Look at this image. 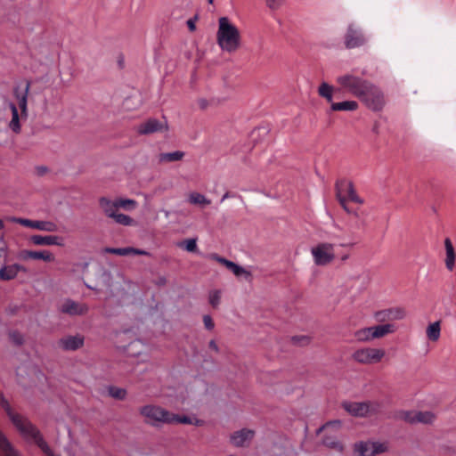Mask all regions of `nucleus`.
Returning a JSON list of instances; mask_svg holds the SVG:
<instances>
[{"mask_svg":"<svg viewBox=\"0 0 456 456\" xmlns=\"http://www.w3.org/2000/svg\"><path fill=\"white\" fill-rule=\"evenodd\" d=\"M0 405L5 410L13 425L20 431L24 438L31 440L47 455L59 456L53 454L47 443L44 440L37 428L32 425L27 419L12 412L11 406L4 395L0 392Z\"/></svg>","mask_w":456,"mask_h":456,"instance_id":"f257e3e1","label":"nucleus"},{"mask_svg":"<svg viewBox=\"0 0 456 456\" xmlns=\"http://www.w3.org/2000/svg\"><path fill=\"white\" fill-rule=\"evenodd\" d=\"M216 40L224 52L233 53L240 46V32L227 17H221L218 20Z\"/></svg>","mask_w":456,"mask_h":456,"instance_id":"f03ea898","label":"nucleus"},{"mask_svg":"<svg viewBox=\"0 0 456 456\" xmlns=\"http://www.w3.org/2000/svg\"><path fill=\"white\" fill-rule=\"evenodd\" d=\"M385 356L384 348L363 346L355 349L351 354V359L361 365H373L381 362Z\"/></svg>","mask_w":456,"mask_h":456,"instance_id":"7ed1b4c3","label":"nucleus"},{"mask_svg":"<svg viewBox=\"0 0 456 456\" xmlns=\"http://www.w3.org/2000/svg\"><path fill=\"white\" fill-rule=\"evenodd\" d=\"M337 82L344 91L353 94L358 99L370 83V81L351 73L339 76L337 78Z\"/></svg>","mask_w":456,"mask_h":456,"instance_id":"20e7f679","label":"nucleus"},{"mask_svg":"<svg viewBox=\"0 0 456 456\" xmlns=\"http://www.w3.org/2000/svg\"><path fill=\"white\" fill-rule=\"evenodd\" d=\"M263 446L273 456H285L292 448L290 442L276 433L267 434L263 437Z\"/></svg>","mask_w":456,"mask_h":456,"instance_id":"39448f33","label":"nucleus"},{"mask_svg":"<svg viewBox=\"0 0 456 456\" xmlns=\"http://www.w3.org/2000/svg\"><path fill=\"white\" fill-rule=\"evenodd\" d=\"M343 409L350 415L358 418H366L376 415L380 411L381 405L377 402H344Z\"/></svg>","mask_w":456,"mask_h":456,"instance_id":"423d86ee","label":"nucleus"},{"mask_svg":"<svg viewBox=\"0 0 456 456\" xmlns=\"http://www.w3.org/2000/svg\"><path fill=\"white\" fill-rule=\"evenodd\" d=\"M310 251L317 266L329 265L336 258L335 245L330 242H319L313 246Z\"/></svg>","mask_w":456,"mask_h":456,"instance_id":"0eeeda50","label":"nucleus"},{"mask_svg":"<svg viewBox=\"0 0 456 456\" xmlns=\"http://www.w3.org/2000/svg\"><path fill=\"white\" fill-rule=\"evenodd\" d=\"M359 99L373 111H380L386 104L384 93L371 82Z\"/></svg>","mask_w":456,"mask_h":456,"instance_id":"6e6552de","label":"nucleus"},{"mask_svg":"<svg viewBox=\"0 0 456 456\" xmlns=\"http://www.w3.org/2000/svg\"><path fill=\"white\" fill-rule=\"evenodd\" d=\"M140 413L145 418L146 423L154 427L170 423L171 420V413L157 405H145L140 409Z\"/></svg>","mask_w":456,"mask_h":456,"instance_id":"1a4fd4ad","label":"nucleus"},{"mask_svg":"<svg viewBox=\"0 0 456 456\" xmlns=\"http://www.w3.org/2000/svg\"><path fill=\"white\" fill-rule=\"evenodd\" d=\"M389 452V443L387 441H359L354 444V452L358 456H377Z\"/></svg>","mask_w":456,"mask_h":456,"instance_id":"9d476101","label":"nucleus"},{"mask_svg":"<svg viewBox=\"0 0 456 456\" xmlns=\"http://www.w3.org/2000/svg\"><path fill=\"white\" fill-rule=\"evenodd\" d=\"M88 310L89 308L86 304L76 302L70 298H65L59 306L61 313L71 316L84 315Z\"/></svg>","mask_w":456,"mask_h":456,"instance_id":"9b49d317","label":"nucleus"},{"mask_svg":"<svg viewBox=\"0 0 456 456\" xmlns=\"http://www.w3.org/2000/svg\"><path fill=\"white\" fill-rule=\"evenodd\" d=\"M30 84L27 82L23 88L17 86L14 88L13 94L16 99V106L20 110L21 117H28V96L29 92Z\"/></svg>","mask_w":456,"mask_h":456,"instance_id":"f8f14e48","label":"nucleus"},{"mask_svg":"<svg viewBox=\"0 0 456 456\" xmlns=\"http://www.w3.org/2000/svg\"><path fill=\"white\" fill-rule=\"evenodd\" d=\"M167 130V123L160 122L156 118H150L147 121L140 124L137 127V132L140 134H149L155 132Z\"/></svg>","mask_w":456,"mask_h":456,"instance_id":"ddd939ff","label":"nucleus"},{"mask_svg":"<svg viewBox=\"0 0 456 456\" xmlns=\"http://www.w3.org/2000/svg\"><path fill=\"white\" fill-rule=\"evenodd\" d=\"M255 431L252 429L242 428L234 432L231 437V443L236 447H243L248 445L254 438Z\"/></svg>","mask_w":456,"mask_h":456,"instance_id":"4468645a","label":"nucleus"},{"mask_svg":"<svg viewBox=\"0 0 456 456\" xmlns=\"http://www.w3.org/2000/svg\"><path fill=\"white\" fill-rule=\"evenodd\" d=\"M365 42L364 37L362 33L353 28H348L345 37V45L348 49H354L362 46Z\"/></svg>","mask_w":456,"mask_h":456,"instance_id":"2eb2a0df","label":"nucleus"},{"mask_svg":"<svg viewBox=\"0 0 456 456\" xmlns=\"http://www.w3.org/2000/svg\"><path fill=\"white\" fill-rule=\"evenodd\" d=\"M30 241L37 246H63L64 240L62 237L56 235H33L30 237Z\"/></svg>","mask_w":456,"mask_h":456,"instance_id":"dca6fc26","label":"nucleus"},{"mask_svg":"<svg viewBox=\"0 0 456 456\" xmlns=\"http://www.w3.org/2000/svg\"><path fill=\"white\" fill-rule=\"evenodd\" d=\"M59 345L64 350H77L84 345V337L81 335L68 336L61 338Z\"/></svg>","mask_w":456,"mask_h":456,"instance_id":"f3484780","label":"nucleus"},{"mask_svg":"<svg viewBox=\"0 0 456 456\" xmlns=\"http://www.w3.org/2000/svg\"><path fill=\"white\" fill-rule=\"evenodd\" d=\"M8 107L12 112V118L8 124V127L12 132L19 134L21 129L20 120L26 119L27 118L21 117V113L19 114L18 108L14 102H9Z\"/></svg>","mask_w":456,"mask_h":456,"instance_id":"a211bd4d","label":"nucleus"},{"mask_svg":"<svg viewBox=\"0 0 456 456\" xmlns=\"http://www.w3.org/2000/svg\"><path fill=\"white\" fill-rule=\"evenodd\" d=\"M104 252L110 254H115L118 256H128V255H140L148 256L149 253L143 249L134 248L132 247L126 248H105Z\"/></svg>","mask_w":456,"mask_h":456,"instance_id":"6ab92c4d","label":"nucleus"},{"mask_svg":"<svg viewBox=\"0 0 456 456\" xmlns=\"http://www.w3.org/2000/svg\"><path fill=\"white\" fill-rule=\"evenodd\" d=\"M24 268L19 264H13L11 265H4L0 268V280L10 281L18 275L20 271H23Z\"/></svg>","mask_w":456,"mask_h":456,"instance_id":"aec40b11","label":"nucleus"},{"mask_svg":"<svg viewBox=\"0 0 456 456\" xmlns=\"http://www.w3.org/2000/svg\"><path fill=\"white\" fill-rule=\"evenodd\" d=\"M371 329L374 339L382 338L396 330L395 325L392 323L371 326Z\"/></svg>","mask_w":456,"mask_h":456,"instance_id":"412c9836","label":"nucleus"},{"mask_svg":"<svg viewBox=\"0 0 456 456\" xmlns=\"http://www.w3.org/2000/svg\"><path fill=\"white\" fill-rule=\"evenodd\" d=\"M444 248L446 252L445 265L449 271H452L454 268L456 254L449 238L444 240Z\"/></svg>","mask_w":456,"mask_h":456,"instance_id":"4be33fe9","label":"nucleus"},{"mask_svg":"<svg viewBox=\"0 0 456 456\" xmlns=\"http://www.w3.org/2000/svg\"><path fill=\"white\" fill-rule=\"evenodd\" d=\"M426 336L429 341L437 342L441 336V321L429 323L426 329Z\"/></svg>","mask_w":456,"mask_h":456,"instance_id":"5701e85b","label":"nucleus"},{"mask_svg":"<svg viewBox=\"0 0 456 456\" xmlns=\"http://www.w3.org/2000/svg\"><path fill=\"white\" fill-rule=\"evenodd\" d=\"M99 203L104 213L110 217L115 216L118 209L117 200H110L103 197L100 199Z\"/></svg>","mask_w":456,"mask_h":456,"instance_id":"b1692460","label":"nucleus"},{"mask_svg":"<svg viewBox=\"0 0 456 456\" xmlns=\"http://www.w3.org/2000/svg\"><path fill=\"white\" fill-rule=\"evenodd\" d=\"M0 453L3 456H20L18 452L12 447L6 436L0 430Z\"/></svg>","mask_w":456,"mask_h":456,"instance_id":"393cba45","label":"nucleus"},{"mask_svg":"<svg viewBox=\"0 0 456 456\" xmlns=\"http://www.w3.org/2000/svg\"><path fill=\"white\" fill-rule=\"evenodd\" d=\"M436 414L432 411H415V419L414 424L422 423V424H433L436 420Z\"/></svg>","mask_w":456,"mask_h":456,"instance_id":"a878e982","label":"nucleus"},{"mask_svg":"<svg viewBox=\"0 0 456 456\" xmlns=\"http://www.w3.org/2000/svg\"><path fill=\"white\" fill-rule=\"evenodd\" d=\"M330 109L333 111H353L358 109V103L355 101L333 102Z\"/></svg>","mask_w":456,"mask_h":456,"instance_id":"bb28decb","label":"nucleus"},{"mask_svg":"<svg viewBox=\"0 0 456 456\" xmlns=\"http://www.w3.org/2000/svg\"><path fill=\"white\" fill-rule=\"evenodd\" d=\"M354 337L360 343H366L374 340L371 326L355 330Z\"/></svg>","mask_w":456,"mask_h":456,"instance_id":"cd10ccee","label":"nucleus"},{"mask_svg":"<svg viewBox=\"0 0 456 456\" xmlns=\"http://www.w3.org/2000/svg\"><path fill=\"white\" fill-rule=\"evenodd\" d=\"M384 316L387 320L399 321L406 317V310L403 307H394L384 312Z\"/></svg>","mask_w":456,"mask_h":456,"instance_id":"c85d7f7f","label":"nucleus"},{"mask_svg":"<svg viewBox=\"0 0 456 456\" xmlns=\"http://www.w3.org/2000/svg\"><path fill=\"white\" fill-rule=\"evenodd\" d=\"M312 341L313 338L310 335H295L289 338L290 344L298 347H306Z\"/></svg>","mask_w":456,"mask_h":456,"instance_id":"c756f323","label":"nucleus"},{"mask_svg":"<svg viewBox=\"0 0 456 456\" xmlns=\"http://www.w3.org/2000/svg\"><path fill=\"white\" fill-rule=\"evenodd\" d=\"M333 93L334 88L326 82L321 83L318 88V94L321 97L326 99V101L330 103H333Z\"/></svg>","mask_w":456,"mask_h":456,"instance_id":"7c9ffc66","label":"nucleus"},{"mask_svg":"<svg viewBox=\"0 0 456 456\" xmlns=\"http://www.w3.org/2000/svg\"><path fill=\"white\" fill-rule=\"evenodd\" d=\"M188 201L192 205L207 206L211 203V200L205 195L200 192H191L188 197Z\"/></svg>","mask_w":456,"mask_h":456,"instance_id":"2f4dec72","label":"nucleus"},{"mask_svg":"<svg viewBox=\"0 0 456 456\" xmlns=\"http://www.w3.org/2000/svg\"><path fill=\"white\" fill-rule=\"evenodd\" d=\"M322 444L333 450L342 452L344 449L343 444L337 439L335 436L326 435L322 439Z\"/></svg>","mask_w":456,"mask_h":456,"instance_id":"473e14b6","label":"nucleus"},{"mask_svg":"<svg viewBox=\"0 0 456 456\" xmlns=\"http://www.w3.org/2000/svg\"><path fill=\"white\" fill-rule=\"evenodd\" d=\"M344 192L346 194L344 196L346 197V199L347 198L349 200L353 202L362 204L363 201L360 197H358L352 183H347L345 184Z\"/></svg>","mask_w":456,"mask_h":456,"instance_id":"72a5a7b5","label":"nucleus"},{"mask_svg":"<svg viewBox=\"0 0 456 456\" xmlns=\"http://www.w3.org/2000/svg\"><path fill=\"white\" fill-rule=\"evenodd\" d=\"M184 152L176 151L173 152L161 153L159 157L160 162H174L182 159Z\"/></svg>","mask_w":456,"mask_h":456,"instance_id":"f704fd0d","label":"nucleus"},{"mask_svg":"<svg viewBox=\"0 0 456 456\" xmlns=\"http://www.w3.org/2000/svg\"><path fill=\"white\" fill-rule=\"evenodd\" d=\"M395 419L409 424H414L415 411H399L395 414Z\"/></svg>","mask_w":456,"mask_h":456,"instance_id":"c9c22d12","label":"nucleus"},{"mask_svg":"<svg viewBox=\"0 0 456 456\" xmlns=\"http://www.w3.org/2000/svg\"><path fill=\"white\" fill-rule=\"evenodd\" d=\"M7 220L12 223L19 224H21L26 227L37 229V220H30V219H26V218L15 217V216L7 217Z\"/></svg>","mask_w":456,"mask_h":456,"instance_id":"e433bc0d","label":"nucleus"},{"mask_svg":"<svg viewBox=\"0 0 456 456\" xmlns=\"http://www.w3.org/2000/svg\"><path fill=\"white\" fill-rule=\"evenodd\" d=\"M37 230L44 232H56L58 230L57 224L51 221H37Z\"/></svg>","mask_w":456,"mask_h":456,"instance_id":"4c0bfd02","label":"nucleus"},{"mask_svg":"<svg viewBox=\"0 0 456 456\" xmlns=\"http://www.w3.org/2000/svg\"><path fill=\"white\" fill-rule=\"evenodd\" d=\"M230 271L238 278L243 277L245 280H249L251 277V273L249 272L236 263H234L232 267L230 268Z\"/></svg>","mask_w":456,"mask_h":456,"instance_id":"58836bf2","label":"nucleus"},{"mask_svg":"<svg viewBox=\"0 0 456 456\" xmlns=\"http://www.w3.org/2000/svg\"><path fill=\"white\" fill-rule=\"evenodd\" d=\"M230 271L238 278L243 277L245 280H249L251 277V273L249 272L236 263H234L232 267L230 268Z\"/></svg>","mask_w":456,"mask_h":456,"instance_id":"ea45409f","label":"nucleus"},{"mask_svg":"<svg viewBox=\"0 0 456 456\" xmlns=\"http://www.w3.org/2000/svg\"><path fill=\"white\" fill-rule=\"evenodd\" d=\"M178 246L180 248H183V249H185L188 252H195L198 249L197 239L196 238L187 239V240L180 242L178 244Z\"/></svg>","mask_w":456,"mask_h":456,"instance_id":"a19ab883","label":"nucleus"},{"mask_svg":"<svg viewBox=\"0 0 456 456\" xmlns=\"http://www.w3.org/2000/svg\"><path fill=\"white\" fill-rule=\"evenodd\" d=\"M33 259L52 262L54 260L53 255L48 250L34 251Z\"/></svg>","mask_w":456,"mask_h":456,"instance_id":"79ce46f5","label":"nucleus"},{"mask_svg":"<svg viewBox=\"0 0 456 456\" xmlns=\"http://www.w3.org/2000/svg\"><path fill=\"white\" fill-rule=\"evenodd\" d=\"M109 394L111 397L122 400L126 395V391L124 388L117 387H110Z\"/></svg>","mask_w":456,"mask_h":456,"instance_id":"37998d69","label":"nucleus"},{"mask_svg":"<svg viewBox=\"0 0 456 456\" xmlns=\"http://www.w3.org/2000/svg\"><path fill=\"white\" fill-rule=\"evenodd\" d=\"M342 426V422L339 419L329 421L325 423L323 426H322L318 430L317 434H320L322 431L328 430L330 428H335L336 430H338Z\"/></svg>","mask_w":456,"mask_h":456,"instance_id":"c03bdc74","label":"nucleus"},{"mask_svg":"<svg viewBox=\"0 0 456 456\" xmlns=\"http://www.w3.org/2000/svg\"><path fill=\"white\" fill-rule=\"evenodd\" d=\"M111 218H113L118 224L123 225H131L133 223V219L125 214H115Z\"/></svg>","mask_w":456,"mask_h":456,"instance_id":"a18cd8bd","label":"nucleus"},{"mask_svg":"<svg viewBox=\"0 0 456 456\" xmlns=\"http://www.w3.org/2000/svg\"><path fill=\"white\" fill-rule=\"evenodd\" d=\"M209 257L216 262H218L219 264L223 265L224 266H225L229 271H230V268L232 267L234 262L231 261V260H228L223 256H220L219 255L217 254H211L209 256Z\"/></svg>","mask_w":456,"mask_h":456,"instance_id":"49530a36","label":"nucleus"},{"mask_svg":"<svg viewBox=\"0 0 456 456\" xmlns=\"http://www.w3.org/2000/svg\"><path fill=\"white\" fill-rule=\"evenodd\" d=\"M118 208H134L136 206V201L130 199H118L117 200Z\"/></svg>","mask_w":456,"mask_h":456,"instance_id":"de8ad7c7","label":"nucleus"},{"mask_svg":"<svg viewBox=\"0 0 456 456\" xmlns=\"http://www.w3.org/2000/svg\"><path fill=\"white\" fill-rule=\"evenodd\" d=\"M170 423H183V424H192V420L190 417L187 416H179L171 413V420Z\"/></svg>","mask_w":456,"mask_h":456,"instance_id":"09e8293b","label":"nucleus"},{"mask_svg":"<svg viewBox=\"0 0 456 456\" xmlns=\"http://www.w3.org/2000/svg\"><path fill=\"white\" fill-rule=\"evenodd\" d=\"M221 299V291L220 290H213L209 293V303L212 306L216 307Z\"/></svg>","mask_w":456,"mask_h":456,"instance_id":"8fccbe9b","label":"nucleus"},{"mask_svg":"<svg viewBox=\"0 0 456 456\" xmlns=\"http://www.w3.org/2000/svg\"><path fill=\"white\" fill-rule=\"evenodd\" d=\"M337 197H338V200L341 205V207L344 208V210L346 212H347L348 214H352L354 215V216H358V214L356 212H353L352 210L349 209V208L347 207L346 205V197H342L341 195V192L338 191V194H337Z\"/></svg>","mask_w":456,"mask_h":456,"instance_id":"3c124183","label":"nucleus"},{"mask_svg":"<svg viewBox=\"0 0 456 456\" xmlns=\"http://www.w3.org/2000/svg\"><path fill=\"white\" fill-rule=\"evenodd\" d=\"M33 256H34V251H32V250H21L18 254V257L21 260L33 259Z\"/></svg>","mask_w":456,"mask_h":456,"instance_id":"603ef678","label":"nucleus"},{"mask_svg":"<svg viewBox=\"0 0 456 456\" xmlns=\"http://www.w3.org/2000/svg\"><path fill=\"white\" fill-rule=\"evenodd\" d=\"M10 338L16 345H20V344H22V341H23L22 336L19 332H16V331L10 333Z\"/></svg>","mask_w":456,"mask_h":456,"instance_id":"864d4df0","label":"nucleus"},{"mask_svg":"<svg viewBox=\"0 0 456 456\" xmlns=\"http://www.w3.org/2000/svg\"><path fill=\"white\" fill-rule=\"evenodd\" d=\"M204 325L208 330H212L214 328V322L209 315H205L203 317Z\"/></svg>","mask_w":456,"mask_h":456,"instance_id":"5fc2aeb1","label":"nucleus"},{"mask_svg":"<svg viewBox=\"0 0 456 456\" xmlns=\"http://www.w3.org/2000/svg\"><path fill=\"white\" fill-rule=\"evenodd\" d=\"M268 6L272 9L277 8L283 0H266Z\"/></svg>","mask_w":456,"mask_h":456,"instance_id":"6e6d98bb","label":"nucleus"},{"mask_svg":"<svg viewBox=\"0 0 456 456\" xmlns=\"http://www.w3.org/2000/svg\"><path fill=\"white\" fill-rule=\"evenodd\" d=\"M187 25H188V28L191 31H194L196 27H195V21L194 20L192 19H190L187 20Z\"/></svg>","mask_w":456,"mask_h":456,"instance_id":"4d7b16f0","label":"nucleus"},{"mask_svg":"<svg viewBox=\"0 0 456 456\" xmlns=\"http://www.w3.org/2000/svg\"><path fill=\"white\" fill-rule=\"evenodd\" d=\"M138 346H142L143 345L142 344V342L140 340H134L132 343H130L129 347L134 348V347H137Z\"/></svg>","mask_w":456,"mask_h":456,"instance_id":"13d9d810","label":"nucleus"},{"mask_svg":"<svg viewBox=\"0 0 456 456\" xmlns=\"http://www.w3.org/2000/svg\"><path fill=\"white\" fill-rule=\"evenodd\" d=\"M209 347H210L211 349H213L214 351H216V352H218V350H219V348H218V346H217V345H216V341H215V340H211V341L209 342Z\"/></svg>","mask_w":456,"mask_h":456,"instance_id":"bf43d9fd","label":"nucleus"},{"mask_svg":"<svg viewBox=\"0 0 456 456\" xmlns=\"http://www.w3.org/2000/svg\"><path fill=\"white\" fill-rule=\"evenodd\" d=\"M199 104H200L201 109H205L207 107V105H208V102L205 99H200L199 101Z\"/></svg>","mask_w":456,"mask_h":456,"instance_id":"052dcab7","label":"nucleus"},{"mask_svg":"<svg viewBox=\"0 0 456 456\" xmlns=\"http://www.w3.org/2000/svg\"><path fill=\"white\" fill-rule=\"evenodd\" d=\"M229 197H230V193H229V192L224 193V194L223 195V197H222V199H221L220 202H221V203H222V202H224V201L226 199H228Z\"/></svg>","mask_w":456,"mask_h":456,"instance_id":"680f3d73","label":"nucleus"},{"mask_svg":"<svg viewBox=\"0 0 456 456\" xmlns=\"http://www.w3.org/2000/svg\"><path fill=\"white\" fill-rule=\"evenodd\" d=\"M4 227L3 220L0 219V231L3 230Z\"/></svg>","mask_w":456,"mask_h":456,"instance_id":"e2e57ef3","label":"nucleus"},{"mask_svg":"<svg viewBox=\"0 0 456 456\" xmlns=\"http://www.w3.org/2000/svg\"><path fill=\"white\" fill-rule=\"evenodd\" d=\"M129 354H133V355H137V354L139 355V354H141V351H138L137 353H130V352H129Z\"/></svg>","mask_w":456,"mask_h":456,"instance_id":"0e129e2a","label":"nucleus"},{"mask_svg":"<svg viewBox=\"0 0 456 456\" xmlns=\"http://www.w3.org/2000/svg\"><path fill=\"white\" fill-rule=\"evenodd\" d=\"M6 251V248H0V252H5Z\"/></svg>","mask_w":456,"mask_h":456,"instance_id":"69168bd1","label":"nucleus"},{"mask_svg":"<svg viewBox=\"0 0 456 456\" xmlns=\"http://www.w3.org/2000/svg\"><path fill=\"white\" fill-rule=\"evenodd\" d=\"M0 240H1V241H4V235H2V236L0 237Z\"/></svg>","mask_w":456,"mask_h":456,"instance_id":"338daca9","label":"nucleus"},{"mask_svg":"<svg viewBox=\"0 0 456 456\" xmlns=\"http://www.w3.org/2000/svg\"><path fill=\"white\" fill-rule=\"evenodd\" d=\"M208 3H209V4H212V3H213V0H208Z\"/></svg>","mask_w":456,"mask_h":456,"instance_id":"774afa93","label":"nucleus"}]
</instances>
